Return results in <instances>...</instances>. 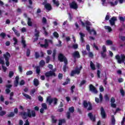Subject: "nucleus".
Segmentation results:
<instances>
[{"label":"nucleus","mask_w":125,"mask_h":125,"mask_svg":"<svg viewBox=\"0 0 125 125\" xmlns=\"http://www.w3.org/2000/svg\"><path fill=\"white\" fill-rule=\"evenodd\" d=\"M59 60L61 61V62H64V64L67 65V63H68V61L67 60V59L63 56L62 54H60L58 56ZM65 65L63 67V71L64 72H66V69H67V66Z\"/></svg>","instance_id":"nucleus-1"},{"label":"nucleus","mask_w":125,"mask_h":125,"mask_svg":"<svg viewBox=\"0 0 125 125\" xmlns=\"http://www.w3.org/2000/svg\"><path fill=\"white\" fill-rule=\"evenodd\" d=\"M90 25V22H89V21L86 22V27L87 31H88V32H89V33H90L91 35H96V32L95 31V30H94L93 29L90 30L89 29V27L88 26H89Z\"/></svg>","instance_id":"nucleus-2"},{"label":"nucleus","mask_w":125,"mask_h":125,"mask_svg":"<svg viewBox=\"0 0 125 125\" xmlns=\"http://www.w3.org/2000/svg\"><path fill=\"white\" fill-rule=\"evenodd\" d=\"M83 69V66H81L80 68H77L75 70H73L71 72V76L73 77V76H75L76 74L77 75H79L80 73H81V70Z\"/></svg>","instance_id":"nucleus-3"},{"label":"nucleus","mask_w":125,"mask_h":125,"mask_svg":"<svg viewBox=\"0 0 125 125\" xmlns=\"http://www.w3.org/2000/svg\"><path fill=\"white\" fill-rule=\"evenodd\" d=\"M3 56L6 60V65L7 67H8V66H9V62H8V60H9V58H10V54L9 53H6L3 55Z\"/></svg>","instance_id":"nucleus-4"},{"label":"nucleus","mask_w":125,"mask_h":125,"mask_svg":"<svg viewBox=\"0 0 125 125\" xmlns=\"http://www.w3.org/2000/svg\"><path fill=\"white\" fill-rule=\"evenodd\" d=\"M47 102H48L49 105H50L52 102H54V105L57 103V100L55 98L52 99L50 97L47 98Z\"/></svg>","instance_id":"nucleus-5"},{"label":"nucleus","mask_w":125,"mask_h":125,"mask_svg":"<svg viewBox=\"0 0 125 125\" xmlns=\"http://www.w3.org/2000/svg\"><path fill=\"white\" fill-rule=\"evenodd\" d=\"M56 71V69H53V71H50L49 72H47L45 73L46 77H51V76H53L54 77H55V72Z\"/></svg>","instance_id":"nucleus-6"},{"label":"nucleus","mask_w":125,"mask_h":125,"mask_svg":"<svg viewBox=\"0 0 125 125\" xmlns=\"http://www.w3.org/2000/svg\"><path fill=\"white\" fill-rule=\"evenodd\" d=\"M27 111H28L27 114L26 112H24L21 114V116L23 119H27V117H29V118H31V117H32V115L30 112V110L28 109Z\"/></svg>","instance_id":"nucleus-7"},{"label":"nucleus","mask_w":125,"mask_h":125,"mask_svg":"<svg viewBox=\"0 0 125 125\" xmlns=\"http://www.w3.org/2000/svg\"><path fill=\"white\" fill-rule=\"evenodd\" d=\"M83 105L84 107V108H86L87 106H88V110H91L92 109V107L91 106V104L90 103L88 102L87 103V102L86 101H84L83 103Z\"/></svg>","instance_id":"nucleus-8"},{"label":"nucleus","mask_w":125,"mask_h":125,"mask_svg":"<svg viewBox=\"0 0 125 125\" xmlns=\"http://www.w3.org/2000/svg\"><path fill=\"white\" fill-rule=\"evenodd\" d=\"M0 64H2V68L3 72H6L7 68L4 66V61H3V58H0Z\"/></svg>","instance_id":"nucleus-9"},{"label":"nucleus","mask_w":125,"mask_h":125,"mask_svg":"<svg viewBox=\"0 0 125 125\" xmlns=\"http://www.w3.org/2000/svg\"><path fill=\"white\" fill-rule=\"evenodd\" d=\"M50 42L51 43H52V41L51 40H45V44H41V46L42 47H47L48 46V43Z\"/></svg>","instance_id":"nucleus-10"},{"label":"nucleus","mask_w":125,"mask_h":125,"mask_svg":"<svg viewBox=\"0 0 125 125\" xmlns=\"http://www.w3.org/2000/svg\"><path fill=\"white\" fill-rule=\"evenodd\" d=\"M117 21V18L113 17L109 20V23L111 26L115 25V21Z\"/></svg>","instance_id":"nucleus-11"},{"label":"nucleus","mask_w":125,"mask_h":125,"mask_svg":"<svg viewBox=\"0 0 125 125\" xmlns=\"http://www.w3.org/2000/svg\"><path fill=\"white\" fill-rule=\"evenodd\" d=\"M70 7L71 8H73V9H77L78 8V5L75 2H72L70 4Z\"/></svg>","instance_id":"nucleus-12"},{"label":"nucleus","mask_w":125,"mask_h":125,"mask_svg":"<svg viewBox=\"0 0 125 125\" xmlns=\"http://www.w3.org/2000/svg\"><path fill=\"white\" fill-rule=\"evenodd\" d=\"M103 52H101L102 56L104 57V58H105V57H106V54H105V52L107 51L106 50V46H105V45L103 46Z\"/></svg>","instance_id":"nucleus-13"},{"label":"nucleus","mask_w":125,"mask_h":125,"mask_svg":"<svg viewBox=\"0 0 125 125\" xmlns=\"http://www.w3.org/2000/svg\"><path fill=\"white\" fill-rule=\"evenodd\" d=\"M103 100V96H102V94H100V100L99 99L96 98H95V102L96 103H100V102H102V100Z\"/></svg>","instance_id":"nucleus-14"},{"label":"nucleus","mask_w":125,"mask_h":125,"mask_svg":"<svg viewBox=\"0 0 125 125\" xmlns=\"http://www.w3.org/2000/svg\"><path fill=\"white\" fill-rule=\"evenodd\" d=\"M90 90L95 94L97 93L98 92L96 88H95V87L93 86V85H92V84L90 85Z\"/></svg>","instance_id":"nucleus-15"},{"label":"nucleus","mask_w":125,"mask_h":125,"mask_svg":"<svg viewBox=\"0 0 125 125\" xmlns=\"http://www.w3.org/2000/svg\"><path fill=\"white\" fill-rule=\"evenodd\" d=\"M101 114L102 118L103 119H105L106 117V113H105V111L104 110V108H103V107H101Z\"/></svg>","instance_id":"nucleus-16"},{"label":"nucleus","mask_w":125,"mask_h":125,"mask_svg":"<svg viewBox=\"0 0 125 125\" xmlns=\"http://www.w3.org/2000/svg\"><path fill=\"white\" fill-rule=\"evenodd\" d=\"M79 35H80V36H81V42H84V40H83V38H84V37H85L84 34L80 32V33H79Z\"/></svg>","instance_id":"nucleus-17"},{"label":"nucleus","mask_w":125,"mask_h":125,"mask_svg":"<svg viewBox=\"0 0 125 125\" xmlns=\"http://www.w3.org/2000/svg\"><path fill=\"white\" fill-rule=\"evenodd\" d=\"M88 116L90 118V120H91V121H93V122L95 121V117L92 116V114L91 113H89L88 114Z\"/></svg>","instance_id":"nucleus-18"},{"label":"nucleus","mask_w":125,"mask_h":125,"mask_svg":"<svg viewBox=\"0 0 125 125\" xmlns=\"http://www.w3.org/2000/svg\"><path fill=\"white\" fill-rule=\"evenodd\" d=\"M44 6L45 8H46L47 10H51V5H50V4L49 3H46L45 4Z\"/></svg>","instance_id":"nucleus-19"},{"label":"nucleus","mask_w":125,"mask_h":125,"mask_svg":"<svg viewBox=\"0 0 125 125\" xmlns=\"http://www.w3.org/2000/svg\"><path fill=\"white\" fill-rule=\"evenodd\" d=\"M19 82V77L17 76L15 78V81L14 83L15 86H17L18 85Z\"/></svg>","instance_id":"nucleus-20"},{"label":"nucleus","mask_w":125,"mask_h":125,"mask_svg":"<svg viewBox=\"0 0 125 125\" xmlns=\"http://www.w3.org/2000/svg\"><path fill=\"white\" fill-rule=\"evenodd\" d=\"M73 56L75 58H80V54L79 53V52H78V51L75 52L73 53Z\"/></svg>","instance_id":"nucleus-21"},{"label":"nucleus","mask_w":125,"mask_h":125,"mask_svg":"<svg viewBox=\"0 0 125 125\" xmlns=\"http://www.w3.org/2000/svg\"><path fill=\"white\" fill-rule=\"evenodd\" d=\"M21 43L23 47H26V41L24 40V37H21Z\"/></svg>","instance_id":"nucleus-22"},{"label":"nucleus","mask_w":125,"mask_h":125,"mask_svg":"<svg viewBox=\"0 0 125 125\" xmlns=\"http://www.w3.org/2000/svg\"><path fill=\"white\" fill-rule=\"evenodd\" d=\"M39 80L37 79H35L34 80V84L35 85V86H38L39 84Z\"/></svg>","instance_id":"nucleus-23"},{"label":"nucleus","mask_w":125,"mask_h":125,"mask_svg":"<svg viewBox=\"0 0 125 125\" xmlns=\"http://www.w3.org/2000/svg\"><path fill=\"white\" fill-rule=\"evenodd\" d=\"M35 32L36 33L35 36L36 39L34 41V42H36V41H38V37H39V34L40 32H39V31L37 30V29H35Z\"/></svg>","instance_id":"nucleus-24"},{"label":"nucleus","mask_w":125,"mask_h":125,"mask_svg":"<svg viewBox=\"0 0 125 125\" xmlns=\"http://www.w3.org/2000/svg\"><path fill=\"white\" fill-rule=\"evenodd\" d=\"M108 3H109L111 6H115V5H117V4H118V1L116 0L114 2H109Z\"/></svg>","instance_id":"nucleus-25"},{"label":"nucleus","mask_w":125,"mask_h":125,"mask_svg":"<svg viewBox=\"0 0 125 125\" xmlns=\"http://www.w3.org/2000/svg\"><path fill=\"white\" fill-rule=\"evenodd\" d=\"M90 66L92 70H95V65L92 62H90Z\"/></svg>","instance_id":"nucleus-26"},{"label":"nucleus","mask_w":125,"mask_h":125,"mask_svg":"<svg viewBox=\"0 0 125 125\" xmlns=\"http://www.w3.org/2000/svg\"><path fill=\"white\" fill-rule=\"evenodd\" d=\"M104 28L105 29V30H107L108 32H111L112 31V28H111V27L109 26H105Z\"/></svg>","instance_id":"nucleus-27"},{"label":"nucleus","mask_w":125,"mask_h":125,"mask_svg":"<svg viewBox=\"0 0 125 125\" xmlns=\"http://www.w3.org/2000/svg\"><path fill=\"white\" fill-rule=\"evenodd\" d=\"M22 94L23 96H24V97H25V98H26L27 99H31V97L27 94L23 93Z\"/></svg>","instance_id":"nucleus-28"},{"label":"nucleus","mask_w":125,"mask_h":125,"mask_svg":"<svg viewBox=\"0 0 125 125\" xmlns=\"http://www.w3.org/2000/svg\"><path fill=\"white\" fill-rule=\"evenodd\" d=\"M107 45H111L113 44V42L110 40H107L106 42Z\"/></svg>","instance_id":"nucleus-29"},{"label":"nucleus","mask_w":125,"mask_h":125,"mask_svg":"<svg viewBox=\"0 0 125 125\" xmlns=\"http://www.w3.org/2000/svg\"><path fill=\"white\" fill-rule=\"evenodd\" d=\"M12 30L14 31V33L18 37H19V36H20V34H19V33H18V32H17L16 30H15L14 27L12 28Z\"/></svg>","instance_id":"nucleus-30"},{"label":"nucleus","mask_w":125,"mask_h":125,"mask_svg":"<svg viewBox=\"0 0 125 125\" xmlns=\"http://www.w3.org/2000/svg\"><path fill=\"white\" fill-rule=\"evenodd\" d=\"M9 100L11 101L9 102L10 104H12V103L15 101L14 99H13V97L12 96H10Z\"/></svg>","instance_id":"nucleus-31"},{"label":"nucleus","mask_w":125,"mask_h":125,"mask_svg":"<svg viewBox=\"0 0 125 125\" xmlns=\"http://www.w3.org/2000/svg\"><path fill=\"white\" fill-rule=\"evenodd\" d=\"M65 122V120L64 119L59 120V125H62V124H64Z\"/></svg>","instance_id":"nucleus-32"},{"label":"nucleus","mask_w":125,"mask_h":125,"mask_svg":"<svg viewBox=\"0 0 125 125\" xmlns=\"http://www.w3.org/2000/svg\"><path fill=\"white\" fill-rule=\"evenodd\" d=\"M27 24L28 26H32V21H31V19L28 18Z\"/></svg>","instance_id":"nucleus-33"},{"label":"nucleus","mask_w":125,"mask_h":125,"mask_svg":"<svg viewBox=\"0 0 125 125\" xmlns=\"http://www.w3.org/2000/svg\"><path fill=\"white\" fill-rule=\"evenodd\" d=\"M53 2L57 6H59V2L58 1H56V0H53Z\"/></svg>","instance_id":"nucleus-34"},{"label":"nucleus","mask_w":125,"mask_h":125,"mask_svg":"<svg viewBox=\"0 0 125 125\" xmlns=\"http://www.w3.org/2000/svg\"><path fill=\"white\" fill-rule=\"evenodd\" d=\"M42 107L43 109H47V106L45 104H42Z\"/></svg>","instance_id":"nucleus-35"},{"label":"nucleus","mask_w":125,"mask_h":125,"mask_svg":"<svg viewBox=\"0 0 125 125\" xmlns=\"http://www.w3.org/2000/svg\"><path fill=\"white\" fill-rule=\"evenodd\" d=\"M79 45H78V44H74L72 47V48H74V49H77V48H78Z\"/></svg>","instance_id":"nucleus-36"},{"label":"nucleus","mask_w":125,"mask_h":125,"mask_svg":"<svg viewBox=\"0 0 125 125\" xmlns=\"http://www.w3.org/2000/svg\"><path fill=\"white\" fill-rule=\"evenodd\" d=\"M5 36H6V35H5V33H1L0 34V37L2 38V39H4V38H5Z\"/></svg>","instance_id":"nucleus-37"},{"label":"nucleus","mask_w":125,"mask_h":125,"mask_svg":"<svg viewBox=\"0 0 125 125\" xmlns=\"http://www.w3.org/2000/svg\"><path fill=\"white\" fill-rule=\"evenodd\" d=\"M40 71H41V68H40V67L37 66V67H36V73H37V74H40Z\"/></svg>","instance_id":"nucleus-38"},{"label":"nucleus","mask_w":125,"mask_h":125,"mask_svg":"<svg viewBox=\"0 0 125 125\" xmlns=\"http://www.w3.org/2000/svg\"><path fill=\"white\" fill-rule=\"evenodd\" d=\"M44 64H45V62L43 60H42L40 62V66H44Z\"/></svg>","instance_id":"nucleus-39"},{"label":"nucleus","mask_w":125,"mask_h":125,"mask_svg":"<svg viewBox=\"0 0 125 125\" xmlns=\"http://www.w3.org/2000/svg\"><path fill=\"white\" fill-rule=\"evenodd\" d=\"M69 82H70V79H69V78H67L66 79V82H64L63 84V85H65L66 84H68V83H69Z\"/></svg>","instance_id":"nucleus-40"},{"label":"nucleus","mask_w":125,"mask_h":125,"mask_svg":"<svg viewBox=\"0 0 125 125\" xmlns=\"http://www.w3.org/2000/svg\"><path fill=\"white\" fill-rule=\"evenodd\" d=\"M101 1L102 2V4L104 6H106L107 5V3L105 2V0H101Z\"/></svg>","instance_id":"nucleus-41"},{"label":"nucleus","mask_w":125,"mask_h":125,"mask_svg":"<svg viewBox=\"0 0 125 125\" xmlns=\"http://www.w3.org/2000/svg\"><path fill=\"white\" fill-rule=\"evenodd\" d=\"M111 122L112 125H115V118H114V116H112Z\"/></svg>","instance_id":"nucleus-42"},{"label":"nucleus","mask_w":125,"mask_h":125,"mask_svg":"<svg viewBox=\"0 0 125 125\" xmlns=\"http://www.w3.org/2000/svg\"><path fill=\"white\" fill-rule=\"evenodd\" d=\"M69 111L71 113H73L74 112V111H75V109H74V107H70L69 108Z\"/></svg>","instance_id":"nucleus-43"},{"label":"nucleus","mask_w":125,"mask_h":125,"mask_svg":"<svg viewBox=\"0 0 125 125\" xmlns=\"http://www.w3.org/2000/svg\"><path fill=\"white\" fill-rule=\"evenodd\" d=\"M54 36L55 37V38H58L59 37V35L58 34V33L56 32H55L53 33Z\"/></svg>","instance_id":"nucleus-44"},{"label":"nucleus","mask_w":125,"mask_h":125,"mask_svg":"<svg viewBox=\"0 0 125 125\" xmlns=\"http://www.w3.org/2000/svg\"><path fill=\"white\" fill-rule=\"evenodd\" d=\"M14 74V73L13 71H10L9 73V77L10 78H11Z\"/></svg>","instance_id":"nucleus-45"},{"label":"nucleus","mask_w":125,"mask_h":125,"mask_svg":"<svg viewBox=\"0 0 125 125\" xmlns=\"http://www.w3.org/2000/svg\"><path fill=\"white\" fill-rule=\"evenodd\" d=\"M99 89L101 92H103V91H104V88L103 87V86H100Z\"/></svg>","instance_id":"nucleus-46"},{"label":"nucleus","mask_w":125,"mask_h":125,"mask_svg":"<svg viewBox=\"0 0 125 125\" xmlns=\"http://www.w3.org/2000/svg\"><path fill=\"white\" fill-rule=\"evenodd\" d=\"M33 74V71H28L26 72V75L29 76L30 75H32Z\"/></svg>","instance_id":"nucleus-47"},{"label":"nucleus","mask_w":125,"mask_h":125,"mask_svg":"<svg viewBox=\"0 0 125 125\" xmlns=\"http://www.w3.org/2000/svg\"><path fill=\"white\" fill-rule=\"evenodd\" d=\"M50 60V58L49 57V56H47V58H46V63H49Z\"/></svg>","instance_id":"nucleus-48"},{"label":"nucleus","mask_w":125,"mask_h":125,"mask_svg":"<svg viewBox=\"0 0 125 125\" xmlns=\"http://www.w3.org/2000/svg\"><path fill=\"white\" fill-rule=\"evenodd\" d=\"M55 54H56V52L55 51H54V52L53 53V61H54V60H55Z\"/></svg>","instance_id":"nucleus-49"},{"label":"nucleus","mask_w":125,"mask_h":125,"mask_svg":"<svg viewBox=\"0 0 125 125\" xmlns=\"http://www.w3.org/2000/svg\"><path fill=\"white\" fill-rule=\"evenodd\" d=\"M52 121L53 123H56L57 120L55 119V117H54V116H52Z\"/></svg>","instance_id":"nucleus-50"},{"label":"nucleus","mask_w":125,"mask_h":125,"mask_svg":"<svg viewBox=\"0 0 125 125\" xmlns=\"http://www.w3.org/2000/svg\"><path fill=\"white\" fill-rule=\"evenodd\" d=\"M13 41H14V42H15L14 43V44L15 46V45H16V44H17V39H16V38H14Z\"/></svg>","instance_id":"nucleus-51"},{"label":"nucleus","mask_w":125,"mask_h":125,"mask_svg":"<svg viewBox=\"0 0 125 125\" xmlns=\"http://www.w3.org/2000/svg\"><path fill=\"white\" fill-rule=\"evenodd\" d=\"M42 22L43 24H45L46 23V19L45 18H43L42 20Z\"/></svg>","instance_id":"nucleus-52"},{"label":"nucleus","mask_w":125,"mask_h":125,"mask_svg":"<svg viewBox=\"0 0 125 125\" xmlns=\"http://www.w3.org/2000/svg\"><path fill=\"white\" fill-rule=\"evenodd\" d=\"M25 84V81L24 80H21L20 83V84L21 85H23Z\"/></svg>","instance_id":"nucleus-53"},{"label":"nucleus","mask_w":125,"mask_h":125,"mask_svg":"<svg viewBox=\"0 0 125 125\" xmlns=\"http://www.w3.org/2000/svg\"><path fill=\"white\" fill-rule=\"evenodd\" d=\"M38 99L39 100V101H42V100H43V99L42 98V97L39 96L38 97Z\"/></svg>","instance_id":"nucleus-54"},{"label":"nucleus","mask_w":125,"mask_h":125,"mask_svg":"<svg viewBox=\"0 0 125 125\" xmlns=\"http://www.w3.org/2000/svg\"><path fill=\"white\" fill-rule=\"evenodd\" d=\"M62 77H63V74H61V73H60L59 74L58 77H59V79H60V80H61V79H62Z\"/></svg>","instance_id":"nucleus-55"},{"label":"nucleus","mask_w":125,"mask_h":125,"mask_svg":"<svg viewBox=\"0 0 125 125\" xmlns=\"http://www.w3.org/2000/svg\"><path fill=\"white\" fill-rule=\"evenodd\" d=\"M3 115H5V111H0V116H3Z\"/></svg>","instance_id":"nucleus-56"},{"label":"nucleus","mask_w":125,"mask_h":125,"mask_svg":"<svg viewBox=\"0 0 125 125\" xmlns=\"http://www.w3.org/2000/svg\"><path fill=\"white\" fill-rule=\"evenodd\" d=\"M48 67L51 70L53 68V65L52 64H48Z\"/></svg>","instance_id":"nucleus-57"},{"label":"nucleus","mask_w":125,"mask_h":125,"mask_svg":"<svg viewBox=\"0 0 125 125\" xmlns=\"http://www.w3.org/2000/svg\"><path fill=\"white\" fill-rule=\"evenodd\" d=\"M115 99L114 98H111V103L113 104V103H115Z\"/></svg>","instance_id":"nucleus-58"},{"label":"nucleus","mask_w":125,"mask_h":125,"mask_svg":"<svg viewBox=\"0 0 125 125\" xmlns=\"http://www.w3.org/2000/svg\"><path fill=\"white\" fill-rule=\"evenodd\" d=\"M125 118L124 117L123 119V120H122V121L121 122V125H124V124H125Z\"/></svg>","instance_id":"nucleus-59"},{"label":"nucleus","mask_w":125,"mask_h":125,"mask_svg":"<svg viewBox=\"0 0 125 125\" xmlns=\"http://www.w3.org/2000/svg\"><path fill=\"white\" fill-rule=\"evenodd\" d=\"M111 107H112V108H116L117 105H116V104L112 103L111 104Z\"/></svg>","instance_id":"nucleus-60"},{"label":"nucleus","mask_w":125,"mask_h":125,"mask_svg":"<svg viewBox=\"0 0 125 125\" xmlns=\"http://www.w3.org/2000/svg\"><path fill=\"white\" fill-rule=\"evenodd\" d=\"M104 99L106 101L109 100V97H108V95H105L104 96Z\"/></svg>","instance_id":"nucleus-61"},{"label":"nucleus","mask_w":125,"mask_h":125,"mask_svg":"<svg viewBox=\"0 0 125 125\" xmlns=\"http://www.w3.org/2000/svg\"><path fill=\"white\" fill-rule=\"evenodd\" d=\"M119 19L120 21H125V18L122 17H119Z\"/></svg>","instance_id":"nucleus-62"},{"label":"nucleus","mask_w":125,"mask_h":125,"mask_svg":"<svg viewBox=\"0 0 125 125\" xmlns=\"http://www.w3.org/2000/svg\"><path fill=\"white\" fill-rule=\"evenodd\" d=\"M19 70L21 73H22V66H19Z\"/></svg>","instance_id":"nucleus-63"},{"label":"nucleus","mask_w":125,"mask_h":125,"mask_svg":"<svg viewBox=\"0 0 125 125\" xmlns=\"http://www.w3.org/2000/svg\"><path fill=\"white\" fill-rule=\"evenodd\" d=\"M24 125H30V124L29 123V121L28 120H26Z\"/></svg>","instance_id":"nucleus-64"}]
</instances>
